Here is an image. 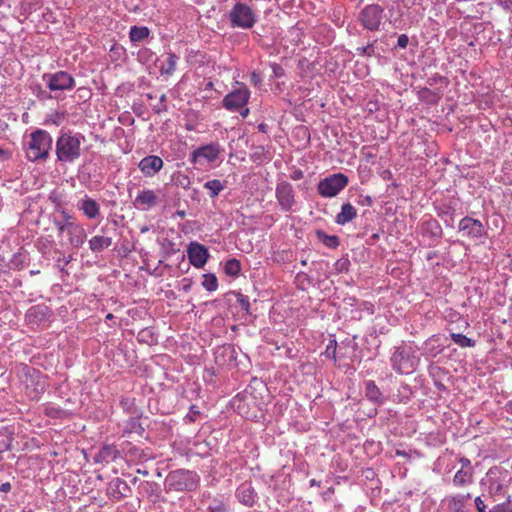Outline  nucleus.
<instances>
[{
  "label": "nucleus",
  "mask_w": 512,
  "mask_h": 512,
  "mask_svg": "<svg viewBox=\"0 0 512 512\" xmlns=\"http://www.w3.org/2000/svg\"><path fill=\"white\" fill-rule=\"evenodd\" d=\"M86 138L81 133L62 131L56 140L55 154L61 163H73L81 157L82 144Z\"/></svg>",
  "instance_id": "nucleus-1"
},
{
  "label": "nucleus",
  "mask_w": 512,
  "mask_h": 512,
  "mask_svg": "<svg viewBox=\"0 0 512 512\" xmlns=\"http://www.w3.org/2000/svg\"><path fill=\"white\" fill-rule=\"evenodd\" d=\"M53 139L49 132L37 129L30 134L25 145L26 157L31 162L45 161L52 148Z\"/></svg>",
  "instance_id": "nucleus-2"
},
{
  "label": "nucleus",
  "mask_w": 512,
  "mask_h": 512,
  "mask_svg": "<svg viewBox=\"0 0 512 512\" xmlns=\"http://www.w3.org/2000/svg\"><path fill=\"white\" fill-rule=\"evenodd\" d=\"M199 476L196 472L177 469L169 472L165 478L164 486L166 492H191L196 490L199 485Z\"/></svg>",
  "instance_id": "nucleus-3"
},
{
  "label": "nucleus",
  "mask_w": 512,
  "mask_h": 512,
  "mask_svg": "<svg viewBox=\"0 0 512 512\" xmlns=\"http://www.w3.org/2000/svg\"><path fill=\"white\" fill-rule=\"evenodd\" d=\"M392 369L399 374L413 373L419 363V359L414 355L411 347H396L390 358Z\"/></svg>",
  "instance_id": "nucleus-4"
},
{
  "label": "nucleus",
  "mask_w": 512,
  "mask_h": 512,
  "mask_svg": "<svg viewBox=\"0 0 512 512\" xmlns=\"http://www.w3.org/2000/svg\"><path fill=\"white\" fill-rule=\"evenodd\" d=\"M233 28L250 29L257 22L254 10L245 3L236 2L228 14Z\"/></svg>",
  "instance_id": "nucleus-5"
},
{
  "label": "nucleus",
  "mask_w": 512,
  "mask_h": 512,
  "mask_svg": "<svg viewBox=\"0 0 512 512\" xmlns=\"http://www.w3.org/2000/svg\"><path fill=\"white\" fill-rule=\"evenodd\" d=\"M349 183L348 177L343 173H335L320 180L317 191L323 198L336 197Z\"/></svg>",
  "instance_id": "nucleus-6"
},
{
  "label": "nucleus",
  "mask_w": 512,
  "mask_h": 512,
  "mask_svg": "<svg viewBox=\"0 0 512 512\" xmlns=\"http://www.w3.org/2000/svg\"><path fill=\"white\" fill-rule=\"evenodd\" d=\"M236 84L237 86L222 100V106L230 112H236L246 106L251 94L245 84L239 82Z\"/></svg>",
  "instance_id": "nucleus-7"
},
{
  "label": "nucleus",
  "mask_w": 512,
  "mask_h": 512,
  "mask_svg": "<svg viewBox=\"0 0 512 512\" xmlns=\"http://www.w3.org/2000/svg\"><path fill=\"white\" fill-rule=\"evenodd\" d=\"M384 16V8L377 4L366 5L360 12L358 19L361 25L369 31H378L380 29Z\"/></svg>",
  "instance_id": "nucleus-8"
},
{
  "label": "nucleus",
  "mask_w": 512,
  "mask_h": 512,
  "mask_svg": "<svg viewBox=\"0 0 512 512\" xmlns=\"http://www.w3.org/2000/svg\"><path fill=\"white\" fill-rule=\"evenodd\" d=\"M275 198L281 211H294V206L296 205V192L291 183L285 180L278 181L275 187Z\"/></svg>",
  "instance_id": "nucleus-9"
},
{
  "label": "nucleus",
  "mask_w": 512,
  "mask_h": 512,
  "mask_svg": "<svg viewBox=\"0 0 512 512\" xmlns=\"http://www.w3.org/2000/svg\"><path fill=\"white\" fill-rule=\"evenodd\" d=\"M42 79L52 92L72 90L76 84L73 76L62 70L55 73H45L42 75Z\"/></svg>",
  "instance_id": "nucleus-10"
},
{
  "label": "nucleus",
  "mask_w": 512,
  "mask_h": 512,
  "mask_svg": "<svg viewBox=\"0 0 512 512\" xmlns=\"http://www.w3.org/2000/svg\"><path fill=\"white\" fill-rule=\"evenodd\" d=\"M221 152L218 143H209L198 147L190 154V161L194 164L211 163L218 159Z\"/></svg>",
  "instance_id": "nucleus-11"
},
{
  "label": "nucleus",
  "mask_w": 512,
  "mask_h": 512,
  "mask_svg": "<svg viewBox=\"0 0 512 512\" xmlns=\"http://www.w3.org/2000/svg\"><path fill=\"white\" fill-rule=\"evenodd\" d=\"M433 205L437 216L443 220L445 226L453 228L458 200L455 198H449L437 201Z\"/></svg>",
  "instance_id": "nucleus-12"
},
{
  "label": "nucleus",
  "mask_w": 512,
  "mask_h": 512,
  "mask_svg": "<svg viewBox=\"0 0 512 512\" xmlns=\"http://www.w3.org/2000/svg\"><path fill=\"white\" fill-rule=\"evenodd\" d=\"M458 230L463 233V236L470 239H479L486 235L482 222L469 216H465L459 221Z\"/></svg>",
  "instance_id": "nucleus-13"
},
{
  "label": "nucleus",
  "mask_w": 512,
  "mask_h": 512,
  "mask_svg": "<svg viewBox=\"0 0 512 512\" xmlns=\"http://www.w3.org/2000/svg\"><path fill=\"white\" fill-rule=\"evenodd\" d=\"M107 495L113 501H120L132 495V489L122 478H114L108 483Z\"/></svg>",
  "instance_id": "nucleus-14"
},
{
  "label": "nucleus",
  "mask_w": 512,
  "mask_h": 512,
  "mask_svg": "<svg viewBox=\"0 0 512 512\" xmlns=\"http://www.w3.org/2000/svg\"><path fill=\"white\" fill-rule=\"evenodd\" d=\"M187 256L191 265L202 268L209 258V252L203 244L191 242L187 247Z\"/></svg>",
  "instance_id": "nucleus-15"
},
{
  "label": "nucleus",
  "mask_w": 512,
  "mask_h": 512,
  "mask_svg": "<svg viewBox=\"0 0 512 512\" xmlns=\"http://www.w3.org/2000/svg\"><path fill=\"white\" fill-rule=\"evenodd\" d=\"M470 500L471 495L469 493L454 494L445 497L442 503L446 507L447 512H469L467 505Z\"/></svg>",
  "instance_id": "nucleus-16"
},
{
  "label": "nucleus",
  "mask_w": 512,
  "mask_h": 512,
  "mask_svg": "<svg viewBox=\"0 0 512 512\" xmlns=\"http://www.w3.org/2000/svg\"><path fill=\"white\" fill-rule=\"evenodd\" d=\"M76 206L90 220L98 219L101 216L100 204L88 195L79 199Z\"/></svg>",
  "instance_id": "nucleus-17"
},
{
  "label": "nucleus",
  "mask_w": 512,
  "mask_h": 512,
  "mask_svg": "<svg viewBox=\"0 0 512 512\" xmlns=\"http://www.w3.org/2000/svg\"><path fill=\"white\" fill-rule=\"evenodd\" d=\"M163 165L164 162L161 157L148 155L140 160L138 168L144 176L153 177L163 168Z\"/></svg>",
  "instance_id": "nucleus-18"
},
{
  "label": "nucleus",
  "mask_w": 512,
  "mask_h": 512,
  "mask_svg": "<svg viewBox=\"0 0 512 512\" xmlns=\"http://www.w3.org/2000/svg\"><path fill=\"white\" fill-rule=\"evenodd\" d=\"M158 203V196L151 189H144L133 200V206L140 211H148Z\"/></svg>",
  "instance_id": "nucleus-19"
},
{
  "label": "nucleus",
  "mask_w": 512,
  "mask_h": 512,
  "mask_svg": "<svg viewBox=\"0 0 512 512\" xmlns=\"http://www.w3.org/2000/svg\"><path fill=\"white\" fill-rule=\"evenodd\" d=\"M236 498L241 504L252 507L257 502L258 495L251 482H244L237 488Z\"/></svg>",
  "instance_id": "nucleus-20"
},
{
  "label": "nucleus",
  "mask_w": 512,
  "mask_h": 512,
  "mask_svg": "<svg viewBox=\"0 0 512 512\" xmlns=\"http://www.w3.org/2000/svg\"><path fill=\"white\" fill-rule=\"evenodd\" d=\"M138 494L147 497L150 502L155 504L161 500L162 489L154 481H142L138 485Z\"/></svg>",
  "instance_id": "nucleus-21"
},
{
  "label": "nucleus",
  "mask_w": 512,
  "mask_h": 512,
  "mask_svg": "<svg viewBox=\"0 0 512 512\" xmlns=\"http://www.w3.org/2000/svg\"><path fill=\"white\" fill-rule=\"evenodd\" d=\"M365 397L376 406H381L386 399L375 381L367 380L364 382Z\"/></svg>",
  "instance_id": "nucleus-22"
},
{
  "label": "nucleus",
  "mask_w": 512,
  "mask_h": 512,
  "mask_svg": "<svg viewBox=\"0 0 512 512\" xmlns=\"http://www.w3.org/2000/svg\"><path fill=\"white\" fill-rule=\"evenodd\" d=\"M69 243L74 248L81 247L86 240V232L83 225L74 222L73 225H69V230L67 231Z\"/></svg>",
  "instance_id": "nucleus-23"
},
{
  "label": "nucleus",
  "mask_w": 512,
  "mask_h": 512,
  "mask_svg": "<svg viewBox=\"0 0 512 512\" xmlns=\"http://www.w3.org/2000/svg\"><path fill=\"white\" fill-rule=\"evenodd\" d=\"M120 456L119 450L114 445H103L94 455L95 463H110Z\"/></svg>",
  "instance_id": "nucleus-24"
},
{
  "label": "nucleus",
  "mask_w": 512,
  "mask_h": 512,
  "mask_svg": "<svg viewBox=\"0 0 512 512\" xmlns=\"http://www.w3.org/2000/svg\"><path fill=\"white\" fill-rule=\"evenodd\" d=\"M141 417L142 415L129 416L123 429V436L130 437L132 434H136L139 437L143 436L145 429L140 423Z\"/></svg>",
  "instance_id": "nucleus-25"
},
{
  "label": "nucleus",
  "mask_w": 512,
  "mask_h": 512,
  "mask_svg": "<svg viewBox=\"0 0 512 512\" xmlns=\"http://www.w3.org/2000/svg\"><path fill=\"white\" fill-rule=\"evenodd\" d=\"M357 217L356 208L349 202L341 206L340 212L335 216V222L338 225H346Z\"/></svg>",
  "instance_id": "nucleus-26"
},
{
  "label": "nucleus",
  "mask_w": 512,
  "mask_h": 512,
  "mask_svg": "<svg viewBox=\"0 0 512 512\" xmlns=\"http://www.w3.org/2000/svg\"><path fill=\"white\" fill-rule=\"evenodd\" d=\"M224 298L229 305H233L235 302L239 305V307L245 311L247 314H250V302L246 295L237 292V291H229L224 295Z\"/></svg>",
  "instance_id": "nucleus-27"
},
{
  "label": "nucleus",
  "mask_w": 512,
  "mask_h": 512,
  "mask_svg": "<svg viewBox=\"0 0 512 512\" xmlns=\"http://www.w3.org/2000/svg\"><path fill=\"white\" fill-rule=\"evenodd\" d=\"M452 483L457 488H464L474 483V470L459 469L453 479Z\"/></svg>",
  "instance_id": "nucleus-28"
},
{
  "label": "nucleus",
  "mask_w": 512,
  "mask_h": 512,
  "mask_svg": "<svg viewBox=\"0 0 512 512\" xmlns=\"http://www.w3.org/2000/svg\"><path fill=\"white\" fill-rule=\"evenodd\" d=\"M112 245V238L102 235L93 236L89 240V248L93 253H100Z\"/></svg>",
  "instance_id": "nucleus-29"
},
{
  "label": "nucleus",
  "mask_w": 512,
  "mask_h": 512,
  "mask_svg": "<svg viewBox=\"0 0 512 512\" xmlns=\"http://www.w3.org/2000/svg\"><path fill=\"white\" fill-rule=\"evenodd\" d=\"M422 227L431 238L440 239L443 236V229L436 219L430 218L424 221Z\"/></svg>",
  "instance_id": "nucleus-30"
},
{
  "label": "nucleus",
  "mask_w": 512,
  "mask_h": 512,
  "mask_svg": "<svg viewBox=\"0 0 512 512\" xmlns=\"http://www.w3.org/2000/svg\"><path fill=\"white\" fill-rule=\"evenodd\" d=\"M413 389L407 383H401L394 394V401L398 403H408L413 397Z\"/></svg>",
  "instance_id": "nucleus-31"
},
{
  "label": "nucleus",
  "mask_w": 512,
  "mask_h": 512,
  "mask_svg": "<svg viewBox=\"0 0 512 512\" xmlns=\"http://www.w3.org/2000/svg\"><path fill=\"white\" fill-rule=\"evenodd\" d=\"M150 35V29L146 26H132L129 31V39L133 43H139L147 39Z\"/></svg>",
  "instance_id": "nucleus-32"
},
{
  "label": "nucleus",
  "mask_w": 512,
  "mask_h": 512,
  "mask_svg": "<svg viewBox=\"0 0 512 512\" xmlns=\"http://www.w3.org/2000/svg\"><path fill=\"white\" fill-rule=\"evenodd\" d=\"M178 56L173 52L167 53V58L160 65V73L161 75H172L176 70Z\"/></svg>",
  "instance_id": "nucleus-33"
},
{
  "label": "nucleus",
  "mask_w": 512,
  "mask_h": 512,
  "mask_svg": "<svg viewBox=\"0 0 512 512\" xmlns=\"http://www.w3.org/2000/svg\"><path fill=\"white\" fill-rule=\"evenodd\" d=\"M316 236L318 240L330 249H336L340 245L339 237L336 235H328L322 230H317Z\"/></svg>",
  "instance_id": "nucleus-34"
},
{
  "label": "nucleus",
  "mask_w": 512,
  "mask_h": 512,
  "mask_svg": "<svg viewBox=\"0 0 512 512\" xmlns=\"http://www.w3.org/2000/svg\"><path fill=\"white\" fill-rule=\"evenodd\" d=\"M204 188L209 191L211 198L217 197L225 188V182L219 179L209 180L204 184Z\"/></svg>",
  "instance_id": "nucleus-35"
},
{
  "label": "nucleus",
  "mask_w": 512,
  "mask_h": 512,
  "mask_svg": "<svg viewBox=\"0 0 512 512\" xmlns=\"http://www.w3.org/2000/svg\"><path fill=\"white\" fill-rule=\"evenodd\" d=\"M120 405L124 412L129 416L142 415V411L136 406L134 398H122L120 400Z\"/></svg>",
  "instance_id": "nucleus-36"
},
{
  "label": "nucleus",
  "mask_w": 512,
  "mask_h": 512,
  "mask_svg": "<svg viewBox=\"0 0 512 512\" xmlns=\"http://www.w3.org/2000/svg\"><path fill=\"white\" fill-rule=\"evenodd\" d=\"M31 381L35 384L34 387V395L33 398L38 397V395L43 394L46 389V381L45 378L37 372L35 375L31 376Z\"/></svg>",
  "instance_id": "nucleus-37"
},
{
  "label": "nucleus",
  "mask_w": 512,
  "mask_h": 512,
  "mask_svg": "<svg viewBox=\"0 0 512 512\" xmlns=\"http://www.w3.org/2000/svg\"><path fill=\"white\" fill-rule=\"evenodd\" d=\"M241 271V263L236 258H231L225 262L224 272L232 277L239 275Z\"/></svg>",
  "instance_id": "nucleus-38"
},
{
  "label": "nucleus",
  "mask_w": 512,
  "mask_h": 512,
  "mask_svg": "<svg viewBox=\"0 0 512 512\" xmlns=\"http://www.w3.org/2000/svg\"><path fill=\"white\" fill-rule=\"evenodd\" d=\"M451 339L462 348L474 347L475 341L461 333H451Z\"/></svg>",
  "instance_id": "nucleus-39"
},
{
  "label": "nucleus",
  "mask_w": 512,
  "mask_h": 512,
  "mask_svg": "<svg viewBox=\"0 0 512 512\" xmlns=\"http://www.w3.org/2000/svg\"><path fill=\"white\" fill-rule=\"evenodd\" d=\"M172 180H173L174 184L178 187H182L184 189L190 188L191 179L188 175H186L182 172L174 173L172 176Z\"/></svg>",
  "instance_id": "nucleus-40"
},
{
  "label": "nucleus",
  "mask_w": 512,
  "mask_h": 512,
  "mask_svg": "<svg viewBox=\"0 0 512 512\" xmlns=\"http://www.w3.org/2000/svg\"><path fill=\"white\" fill-rule=\"evenodd\" d=\"M30 89L32 94L38 98L40 101H46L52 99V95L42 88L39 83L31 84Z\"/></svg>",
  "instance_id": "nucleus-41"
},
{
  "label": "nucleus",
  "mask_w": 512,
  "mask_h": 512,
  "mask_svg": "<svg viewBox=\"0 0 512 512\" xmlns=\"http://www.w3.org/2000/svg\"><path fill=\"white\" fill-rule=\"evenodd\" d=\"M202 286L209 292H213L218 288V280L217 277L212 273H207L203 275Z\"/></svg>",
  "instance_id": "nucleus-42"
},
{
  "label": "nucleus",
  "mask_w": 512,
  "mask_h": 512,
  "mask_svg": "<svg viewBox=\"0 0 512 512\" xmlns=\"http://www.w3.org/2000/svg\"><path fill=\"white\" fill-rule=\"evenodd\" d=\"M137 340L141 343L153 344L155 342L154 333L150 328H144L139 331Z\"/></svg>",
  "instance_id": "nucleus-43"
},
{
  "label": "nucleus",
  "mask_w": 512,
  "mask_h": 512,
  "mask_svg": "<svg viewBox=\"0 0 512 512\" xmlns=\"http://www.w3.org/2000/svg\"><path fill=\"white\" fill-rule=\"evenodd\" d=\"M228 507L227 504L222 500H213L207 506V512H227Z\"/></svg>",
  "instance_id": "nucleus-44"
},
{
  "label": "nucleus",
  "mask_w": 512,
  "mask_h": 512,
  "mask_svg": "<svg viewBox=\"0 0 512 512\" xmlns=\"http://www.w3.org/2000/svg\"><path fill=\"white\" fill-rule=\"evenodd\" d=\"M374 42L368 43L366 46L358 47L357 54L365 57H372L375 54Z\"/></svg>",
  "instance_id": "nucleus-45"
},
{
  "label": "nucleus",
  "mask_w": 512,
  "mask_h": 512,
  "mask_svg": "<svg viewBox=\"0 0 512 512\" xmlns=\"http://www.w3.org/2000/svg\"><path fill=\"white\" fill-rule=\"evenodd\" d=\"M336 353H337V342L336 340H330V342L328 343L327 347H326V350H325V355L331 359H333L334 361H336Z\"/></svg>",
  "instance_id": "nucleus-46"
},
{
  "label": "nucleus",
  "mask_w": 512,
  "mask_h": 512,
  "mask_svg": "<svg viewBox=\"0 0 512 512\" xmlns=\"http://www.w3.org/2000/svg\"><path fill=\"white\" fill-rule=\"evenodd\" d=\"M199 416L200 411L198 410L197 406L192 405L190 407L189 413L184 417V421L186 423H192L195 422Z\"/></svg>",
  "instance_id": "nucleus-47"
},
{
  "label": "nucleus",
  "mask_w": 512,
  "mask_h": 512,
  "mask_svg": "<svg viewBox=\"0 0 512 512\" xmlns=\"http://www.w3.org/2000/svg\"><path fill=\"white\" fill-rule=\"evenodd\" d=\"M166 101H167L166 95L162 94L159 98V102L153 106V111L157 114L167 111Z\"/></svg>",
  "instance_id": "nucleus-48"
},
{
  "label": "nucleus",
  "mask_w": 512,
  "mask_h": 512,
  "mask_svg": "<svg viewBox=\"0 0 512 512\" xmlns=\"http://www.w3.org/2000/svg\"><path fill=\"white\" fill-rule=\"evenodd\" d=\"M349 265H350V261L348 258H340L334 264L335 270L338 272L347 271L349 268Z\"/></svg>",
  "instance_id": "nucleus-49"
},
{
  "label": "nucleus",
  "mask_w": 512,
  "mask_h": 512,
  "mask_svg": "<svg viewBox=\"0 0 512 512\" xmlns=\"http://www.w3.org/2000/svg\"><path fill=\"white\" fill-rule=\"evenodd\" d=\"M409 44V37L406 34H401L398 36L397 44L394 46V49H405Z\"/></svg>",
  "instance_id": "nucleus-50"
},
{
  "label": "nucleus",
  "mask_w": 512,
  "mask_h": 512,
  "mask_svg": "<svg viewBox=\"0 0 512 512\" xmlns=\"http://www.w3.org/2000/svg\"><path fill=\"white\" fill-rule=\"evenodd\" d=\"M57 230L61 233L69 230V225H73L74 221H54Z\"/></svg>",
  "instance_id": "nucleus-51"
},
{
  "label": "nucleus",
  "mask_w": 512,
  "mask_h": 512,
  "mask_svg": "<svg viewBox=\"0 0 512 512\" xmlns=\"http://www.w3.org/2000/svg\"><path fill=\"white\" fill-rule=\"evenodd\" d=\"M271 69H272L274 78H282L285 75V71H284L283 67L278 63H272Z\"/></svg>",
  "instance_id": "nucleus-52"
},
{
  "label": "nucleus",
  "mask_w": 512,
  "mask_h": 512,
  "mask_svg": "<svg viewBox=\"0 0 512 512\" xmlns=\"http://www.w3.org/2000/svg\"><path fill=\"white\" fill-rule=\"evenodd\" d=\"M439 82H447V79L446 77L438 74V73H435L433 74L431 77L428 78L427 80V83L430 85V86H433Z\"/></svg>",
  "instance_id": "nucleus-53"
},
{
  "label": "nucleus",
  "mask_w": 512,
  "mask_h": 512,
  "mask_svg": "<svg viewBox=\"0 0 512 512\" xmlns=\"http://www.w3.org/2000/svg\"><path fill=\"white\" fill-rule=\"evenodd\" d=\"M458 463L461 465L460 469L474 470V467H473L470 459H468L465 456L459 457L458 458Z\"/></svg>",
  "instance_id": "nucleus-54"
},
{
  "label": "nucleus",
  "mask_w": 512,
  "mask_h": 512,
  "mask_svg": "<svg viewBox=\"0 0 512 512\" xmlns=\"http://www.w3.org/2000/svg\"><path fill=\"white\" fill-rule=\"evenodd\" d=\"M489 512H512V509L509 507L508 503H501L495 505Z\"/></svg>",
  "instance_id": "nucleus-55"
},
{
  "label": "nucleus",
  "mask_w": 512,
  "mask_h": 512,
  "mask_svg": "<svg viewBox=\"0 0 512 512\" xmlns=\"http://www.w3.org/2000/svg\"><path fill=\"white\" fill-rule=\"evenodd\" d=\"M263 79H262V76L260 73L256 72V71H253L251 74H250V82L254 85V86H259L261 83H262Z\"/></svg>",
  "instance_id": "nucleus-56"
},
{
  "label": "nucleus",
  "mask_w": 512,
  "mask_h": 512,
  "mask_svg": "<svg viewBox=\"0 0 512 512\" xmlns=\"http://www.w3.org/2000/svg\"><path fill=\"white\" fill-rule=\"evenodd\" d=\"M474 503L478 512H486V505L480 496L475 498Z\"/></svg>",
  "instance_id": "nucleus-57"
},
{
  "label": "nucleus",
  "mask_w": 512,
  "mask_h": 512,
  "mask_svg": "<svg viewBox=\"0 0 512 512\" xmlns=\"http://www.w3.org/2000/svg\"><path fill=\"white\" fill-rule=\"evenodd\" d=\"M62 413V410L57 407H47L46 408V415L50 417H58Z\"/></svg>",
  "instance_id": "nucleus-58"
},
{
  "label": "nucleus",
  "mask_w": 512,
  "mask_h": 512,
  "mask_svg": "<svg viewBox=\"0 0 512 512\" xmlns=\"http://www.w3.org/2000/svg\"><path fill=\"white\" fill-rule=\"evenodd\" d=\"M11 151L0 147V163H3L11 158Z\"/></svg>",
  "instance_id": "nucleus-59"
},
{
  "label": "nucleus",
  "mask_w": 512,
  "mask_h": 512,
  "mask_svg": "<svg viewBox=\"0 0 512 512\" xmlns=\"http://www.w3.org/2000/svg\"><path fill=\"white\" fill-rule=\"evenodd\" d=\"M304 176V173L301 169H296L290 174V178L294 181H298L302 179Z\"/></svg>",
  "instance_id": "nucleus-60"
},
{
  "label": "nucleus",
  "mask_w": 512,
  "mask_h": 512,
  "mask_svg": "<svg viewBox=\"0 0 512 512\" xmlns=\"http://www.w3.org/2000/svg\"><path fill=\"white\" fill-rule=\"evenodd\" d=\"M498 4L505 10L512 8V0H498Z\"/></svg>",
  "instance_id": "nucleus-61"
},
{
  "label": "nucleus",
  "mask_w": 512,
  "mask_h": 512,
  "mask_svg": "<svg viewBox=\"0 0 512 512\" xmlns=\"http://www.w3.org/2000/svg\"><path fill=\"white\" fill-rule=\"evenodd\" d=\"M335 489L334 487H329L325 492H323L322 496L325 501L330 500L331 496L334 494Z\"/></svg>",
  "instance_id": "nucleus-62"
},
{
  "label": "nucleus",
  "mask_w": 512,
  "mask_h": 512,
  "mask_svg": "<svg viewBox=\"0 0 512 512\" xmlns=\"http://www.w3.org/2000/svg\"><path fill=\"white\" fill-rule=\"evenodd\" d=\"M11 484L9 482H5L0 485V492L8 493L11 491Z\"/></svg>",
  "instance_id": "nucleus-63"
},
{
  "label": "nucleus",
  "mask_w": 512,
  "mask_h": 512,
  "mask_svg": "<svg viewBox=\"0 0 512 512\" xmlns=\"http://www.w3.org/2000/svg\"><path fill=\"white\" fill-rule=\"evenodd\" d=\"M257 128H258V131L262 132V133H267L268 130H269V126L266 123H263V122L258 124Z\"/></svg>",
  "instance_id": "nucleus-64"
}]
</instances>
